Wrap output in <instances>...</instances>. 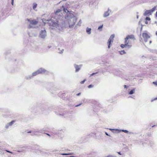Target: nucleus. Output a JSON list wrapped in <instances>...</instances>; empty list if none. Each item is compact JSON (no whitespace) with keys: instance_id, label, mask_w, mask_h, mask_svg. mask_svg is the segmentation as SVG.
I'll return each mask as SVG.
<instances>
[{"instance_id":"obj_23","label":"nucleus","mask_w":157,"mask_h":157,"mask_svg":"<svg viewBox=\"0 0 157 157\" xmlns=\"http://www.w3.org/2000/svg\"><path fill=\"white\" fill-rule=\"evenodd\" d=\"M103 25H101V26H100L98 28V29L99 30H100L101 31L102 30H101V29L102 28V27H103Z\"/></svg>"},{"instance_id":"obj_46","label":"nucleus","mask_w":157,"mask_h":157,"mask_svg":"<svg viewBox=\"0 0 157 157\" xmlns=\"http://www.w3.org/2000/svg\"><path fill=\"white\" fill-rule=\"evenodd\" d=\"M28 132V133H31V132L29 131V132Z\"/></svg>"},{"instance_id":"obj_50","label":"nucleus","mask_w":157,"mask_h":157,"mask_svg":"<svg viewBox=\"0 0 157 157\" xmlns=\"http://www.w3.org/2000/svg\"><path fill=\"white\" fill-rule=\"evenodd\" d=\"M47 135L49 136V135L48 134H47Z\"/></svg>"},{"instance_id":"obj_27","label":"nucleus","mask_w":157,"mask_h":157,"mask_svg":"<svg viewBox=\"0 0 157 157\" xmlns=\"http://www.w3.org/2000/svg\"><path fill=\"white\" fill-rule=\"evenodd\" d=\"M145 19L146 21H149L150 20V18L148 17H146Z\"/></svg>"},{"instance_id":"obj_4","label":"nucleus","mask_w":157,"mask_h":157,"mask_svg":"<svg viewBox=\"0 0 157 157\" xmlns=\"http://www.w3.org/2000/svg\"><path fill=\"white\" fill-rule=\"evenodd\" d=\"M47 36V33L45 29L41 30L40 32L39 37L41 38L44 39Z\"/></svg>"},{"instance_id":"obj_21","label":"nucleus","mask_w":157,"mask_h":157,"mask_svg":"<svg viewBox=\"0 0 157 157\" xmlns=\"http://www.w3.org/2000/svg\"><path fill=\"white\" fill-rule=\"evenodd\" d=\"M121 47L122 48H124V47H127V46H126L125 45V44H121Z\"/></svg>"},{"instance_id":"obj_40","label":"nucleus","mask_w":157,"mask_h":157,"mask_svg":"<svg viewBox=\"0 0 157 157\" xmlns=\"http://www.w3.org/2000/svg\"><path fill=\"white\" fill-rule=\"evenodd\" d=\"M117 153H118L119 154V155H121V152H118Z\"/></svg>"},{"instance_id":"obj_24","label":"nucleus","mask_w":157,"mask_h":157,"mask_svg":"<svg viewBox=\"0 0 157 157\" xmlns=\"http://www.w3.org/2000/svg\"><path fill=\"white\" fill-rule=\"evenodd\" d=\"M121 131L123 132H125L126 133H127L128 132L127 130H122Z\"/></svg>"},{"instance_id":"obj_39","label":"nucleus","mask_w":157,"mask_h":157,"mask_svg":"<svg viewBox=\"0 0 157 157\" xmlns=\"http://www.w3.org/2000/svg\"><path fill=\"white\" fill-rule=\"evenodd\" d=\"M80 94H81V93H78V94H77V95H78V96H79V95H80Z\"/></svg>"},{"instance_id":"obj_42","label":"nucleus","mask_w":157,"mask_h":157,"mask_svg":"<svg viewBox=\"0 0 157 157\" xmlns=\"http://www.w3.org/2000/svg\"><path fill=\"white\" fill-rule=\"evenodd\" d=\"M81 105V104H79V105H76V106H76V107H78V106H79L80 105Z\"/></svg>"},{"instance_id":"obj_45","label":"nucleus","mask_w":157,"mask_h":157,"mask_svg":"<svg viewBox=\"0 0 157 157\" xmlns=\"http://www.w3.org/2000/svg\"><path fill=\"white\" fill-rule=\"evenodd\" d=\"M137 18H138V15H137Z\"/></svg>"},{"instance_id":"obj_30","label":"nucleus","mask_w":157,"mask_h":157,"mask_svg":"<svg viewBox=\"0 0 157 157\" xmlns=\"http://www.w3.org/2000/svg\"><path fill=\"white\" fill-rule=\"evenodd\" d=\"M93 87V85H90L88 86V87L89 88H91Z\"/></svg>"},{"instance_id":"obj_43","label":"nucleus","mask_w":157,"mask_h":157,"mask_svg":"<svg viewBox=\"0 0 157 157\" xmlns=\"http://www.w3.org/2000/svg\"><path fill=\"white\" fill-rule=\"evenodd\" d=\"M109 130H110L111 131H112L113 130H114V129H111V128H110Z\"/></svg>"},{"instance_id":"obj_29","label":"nucleus","mask_w":157,"mask_h":157,"mask_svg":"<svg viewBox=\"0 0 157 157\" xmlns=\"http://www.w3.org/2000/svg\"><path fill=\"white\" fill-rule=\"evenodd\" d=\"M86 81V79H84L82 81H81L80 82V83L82 84H83L84 83V82H85Z\"/></svg>"},{"instance_id":"obj_2","label":"nucleus","mask_w":157,"mask_h":157,"mask_svg":"<svg viewBox=\"0 0 157 157\" xmlns=\"http://www.w3.org/2000/svg\"><path fill=\"white\" fill-rule=\"evenodd\" d=\"M48 23L50 26H52L55 28H57L59 26V24L58 23V21H54L52 19L49 20H48Z\"/></svg>"},{"instance_id":"obj_10","label":"nucleus","mask_w":157,"mask_h":157,"mask_svg":"<svg viewBox=\"0 0 157 157\" xmlns=\"http://www.w3.org/2000/svg\"><path fill=\"white\" fill-rule=\"evenodd\" d=\"M152 13L151 12V10H147L144 13V16H147L148 15H151Z\"/></svg>"},{"instance_id":"obj_49","label":"nucleus","mask_w":157,"mask_h":157,"mask_svg":"<svg viewBox=\"0 0 157 157\" xmlns=\"http://www.w3.org/2000/svg\"><path fill=\"white\" fill-rule=\"evenodd\" d=\"M156 99H157V98H155V100H156Z\"/></svg>"},{"instance_id":"obj_8","label":"nucleus","mask_w":157,"mask_h":157,"mask_svg":"<svg viewBox=\"0 0 157 157\" xmlns=\"http://www.w3.org/2000/svg\"><path fill=\"white\" fill-rule=\"evenodd\" d=\"M82 66V65L78 66V65H76V64H75L74 67H75V68L76 69L75 72H77L78 71H79L80 70V68H81Z\"/></svg>"},{"instance_id":"obj_26","label":"nucleus","mask_w":157,"mask_h":157,"mask_svg":"<svg viewBox=\"0 0 157 157\" xmlns=\"http://www.w3.org/2000/svg\"><path fill=\"white\" fill-rule=\"evenodd\" d=\"M81 23V20H80L79 22H78V23L77 24V25H78V26H80Z\"/></svg>"},{"instance_id":"obj_41","label":"nucleus","mask_w":157,"mask_h":157,"mask_svg":"<svg viewBox=\"0 0 157 157\" xmlns=\"http://www.w3.org/2000/svg\"><path fill=\"white\" fill-rule=\"evenodd\" d=\"M105 134L106 135L109 136L108 134L106 132H105Z\"/></svg>"},{"instance_id":"obj_13","label":"nucleus","mask_w":157,"mask_h":157,"mask_svg":"<svg viewBox=\"0 0 157 157\" xmlns=\"http://www.w3.org/2000/svg\"><path fill=\"white\" fill-rule=\"evenodd\" d=\"M109 11L110 10L109 9H108V10L104 13L103 15V17H107L109 16Z\"/></svg>"},{"instance_id":"obj_7","label":"nucleus","mask_w":157,"mask_h":157,"mask_svg":"<svg viewBox=\"0 0 157 157\" xmlns=\"http://www.w3.org/2000/svg\"><path fill=\"white\" fill-rule=\"evenodd\" d=\"M15 122L14 121H12L11 122L7 123L5 126V128H8L9 126H11Z\"/></svg>"},{"instance_id":"obj_14","label":"nucleus","mask_w":157,"mask_h":157,"mask_svg":"<svg viewBox=\"0 0 157 157\" xmlns=\"http://www.w3.org/2000/svg\"><path fill=\"white\" fill-rule=\"evenodd\" d=\"M91 29L89 28L88 27L86 29V32L88 34H90L91 33Z\"/></svg>"},{"instance_id":"obj_51","label":"nucleus","mask_w":157,"mask_h":157,"mask_svg":"<svg viewBox=\"0 0 157 157\" xmlns=\"http://www.w3.org/2000/svg\"><path fill=\"white\" fill-rule=\"evenodd\" d=\"M11 1H14V0H11Z\"/></svg>"},{"instance_id":"obj_47","label":"nucleus","mask_w":157,"mask_h":157,"mask_svg":"<svg viewBox=\"0 0 157 157\" xmlns=\"http://www.w3.org/2000/svg\"><path fill=\"white\" fill-rule=\"evenodd\" d=\"M151 43V41H150V43Z\"/></svg>"},{"instance_id":"obj_20","label":"nucleus","mask_w":157,"mask_h":157,"mask_svg":"<svg viewBox=\"0 0 157 157\" xmlns=\"http://www.w3.org/2000/svg\"><path fill=\"white\" fill-rule=\"evenodd\" d=\"M31 77L32 76H31V75L27 76L26 77V78L27 79H30L31 78Z\"/></svg>"},{"instance_id":"obj_36","label":"nucleus","mask_w":157,"mask_h":157,"mask_svg":"<svg viewBox=\"0 0 157 157\" xmlns=\"http://www.w3.org/2000/svg\"><path fill=\"white\" fill-rule=\"evenodd\" d=\"M63 49L62 50V51H61V52H59V53H63Z\"/></svg>"},{"instance_id":"obj_25","label":"nucleus","mask_w":157,"mask_h":157,"mask_svg":"<svg viewBox=\"0 0 157 157\" xmlns=\"http://www.w3.org/2000/svg\"><path fill=\"white\" fill-rule=\"evenodd\" d=\"M69 2V3L68 4V5H72V4H73L74 3V1H71V2Z\"/></svg>"},{"instance_id":"obj_34","label":"nucleus","mask_w":157,"mask_h":157,"mask_svg":"<svg viewBox=\"0 0 157 157\" xmlns=\"http://www.w3.org/2000/svg\"><path fill=\"white\" fill-rule=\"evenodd\" d=\"M13 2H14V1H11V4L12 5H13Z\"/></svg>"},{"instance_id":"obj_38","label":"nucleus","mask_w":157,"mask_h":157,"mask_svg":"<svg viewBox=\"0 0 157 157\" xmlns=\"http://www.w3.org/2000/svg\"><path fill=\"white\" fill-rule=\"evenodd\" d=\"M145 23L146 24H147V23H148V22H147V21H146H146H145Z\"/></svg>"},{"instance_id":"obj_16","label":"nucleus","mask_w":157,"mask_h":157,"mask_svg":"<svg viewBox=\"0 0 157 157\" xmlns=\"http://www.w3.org/2000/svg\"><path fill=\"white\" fill-rule=\"evenodd\" d=\"M135 92V90L134 89H133V90H131L130 91V92H129V94H134Z\"/></svg>"},{"instance_id":"obj_6","label":"nucleus","mask_w":157,"mask_h":157,"mask_svg":"<svg viewBox=\"0 0 157 157\" xmlns=\"http://www.w3.org/2000/svg\"><path fill=\"white\" fill-rule=\"evenodd\" d=\"M142 36L144 39V41L145 42H147V39L150 38V36L146 33H143L142 34Z\"/></svg>"},{"instance_id":"obj_3","label":"nucleus","mask_w":157,"mask_h":157,"mask_svg":"<svg viewBox=\"0 0 157 157\" xmlns=\"http://www.w3.org/2000/svg\"><path fill=\"white\" fill-rule=\"evenodd\" d=\"M46 72H47V71L43 68H40L37 71L33 72L32 74V76H35L38 74L45 73Z\"/></svg>"},{"instance_id":"obj_18","label":"nucleus","mask_w":157,"mask_h":157,"mask_svg":"<svg viewBox=\"0 0 157 157\" xmlns=\"http://www.w3.org/2000/svg\"><path fill=\"white\" fill-rule=\"evenodd\" d=\"M156 7H154L152 9L150 10H151V13H152L154 11L156 10Z\"/></svg>"},{"instance_id":"obj_32","label":"nucleus","mask_w":157,"mask_h":157,"mask_svg":"<svg viewBox=\"0 0 157 157\" xmlns=\"http://www.w3.org/2000/svg\"><path fill=\"white\" fill-rule=\"evenodd\" d=\"M70 154H66V153H63V154H61V155H70Z\"/></svg>"},{"instance_id":"obj_37","label":"nucleus","mask_w":157,"mask_h":157,"mask_svg":"<svg viewBox=\"0 0 157 157\" xmlns=\"http://www.w3.org/2000/svg\"><path fill=\"white\" fill-rule=\"evenodd\" d=\"M124 88H127V86L126 85H124Z\"/></svg>"},{"instance_id":"obj_1","label":"nucleus","mask_w":157,"mask_h":157,"mask_svg":"<svg viewBox=\"0 0 157 157\" xmlns=\"http://www.w3.org/2000/svg\"><path fill=\"white\" fill-rule=\"evenodd\" d=\"M77 20V18L73 14H70L66 17L63 26L66 27L68 26L70 28H72L75 24Z\"/></svg>"},{"instance_id":"obj_17","label":"nucleus","mask_w":157,"mask_h":157,"mask_svg":"<svg viewBox=\"0 0 157 157\" xmlns=\"http://www.w3.org/2000/svg\"><path fill=\"white\" fill-rule=\"evenodd\" d=\"M37 5L36 3H34L33 4V9L35 10L37 7Z\"/></svg>"},{"instance_id":"obj_12","label":"nucleus","mask_w":157,"mask_h":157,"mask_svg":"<svg viewBox=\"0 0 157 157\" xmlns=\"http://www.w3.org/2000/svg\"><path fill=\"white\" fill-rule=\"evenodd\" d=\"M128 39H126V37L124 39V44L126 46H127L129 48H130L131 46V45L128 44Z\"/></svg>"},{"instance_id":"obj_11","label":"nucleus","mask_w":157,"mask_h":157,"mask_svg":"<svg viewBox=\"0 0 157 157\" xmlns=\"http://www.w3.org/2000/svg\"><path fill=\"white\" fill-rule=\"evenodd\" d=\"M28 21L32 25H36L37 24L38 22L35 20H30L29 19H27Z\"/></svg>"},{"instance_id":"obj_22","label":"nucleus","mask_w":157,"mask_h":157,"mask_svg":"<svg viewBox=\"0 0 157 157\" xmlns=\"http://www.w3.org/2000/svg\"><path fill=\"white\" fill-rule=\"evenodd\" d=\"M63 11L65 13H67V12H69V11L67 10L65 8H63Z\"/></svg>"},{"instance_id":"obj_33","label":"nucleus","mask_w":157,"mask_h":157,"mask_svg":"<svg viewBox=\"0 0 157 157\" xmlns=\"http://www.w3.org/2000/svg\"><path fill=\"white\" fill-rule=\"evenodd\" d=\"M5 151L7 152H9V153H11V154H12L13 153L11 151H10L8 150H5Z\"/></svg>"},{"instance_id":"obj_44","label":"nucleus","mask_w":157,"mask_h":157,"mask_svg":"<svg viewBox=\"0 0 157 157\" xmlns=\"http://www.w3.org/2000/svg\"><path fill=\"white\" fill-rule=\"evenodd\" d=\"M156 16L157 17V11H156Z\"/></svg>"},{"instance_id":"obj_31","label":"nucleus","mask_w":157,"mask_h":157,"mask_svg":"<svg viewBox=\"0 0 157 157\" xmlns=\"http://www.w3.org/2000/svg\"><path fill=\"white\" fill-rule=\"evenodd\" d=\"M153 83L154 84L157 86V82H153Z\"/></svg>"},{"instance_id":"obj_9","label":"nucleus","mask_w":157,"mask_h":157,"mask_svg":"<svg viewBox=\"0 0 157 157\" xmlns=\"http://www.w3.org/2000/svg\"><path fill=\"white\" fill-rule=\"evenodd\" d=\"M126 39H131L134 40L135 38L133 35H128L126 36Z\"/></svg>"},{"instance_id":"obj_48","label":"nucleus","mask_w":157,"mask_h":157,"mask_svg":"<svg viewBox=\"0 0 157 157\" xmlns=\"http://www.w3.org/2000/svg\"><path fill=\"white\" fill-rule=\"evenodd\" d=\"M156 35H157V31L156 32Z\"/></svg>"},{"instance_id":"obj_19","label":"nucleus","mask_w":157,"mask_h":157,"mask_svg":"<svg viewBox=\"0 0 157 157\" xmlns=\"http://www.w3.org/2000/svg\"><path fill=\"white\" fill-rule=\"evenodd\" d=\"M120 53L122 55L126 53V52L124 50H123L121 51L120 52Z\"/></svg>"},{"instance_id":"obj_28","label":"nucleus","mask_w":157,"mask_h":157,"mask_svg":"<svg viewBox=\"0 0 157 157\" xmlns=\"http://www.w3.org/2000/svg\"><path fill=\"white\" fill-rule=\"evenodd\" d=\"M58 150H53L52 152H54V153H56L57 152H58Z\"/></svg>"},{"instance_id":"obj_35","label":"nucleus","mask_w":157,"mask_h":157,"mask_svg":"<svg viewBox=\"0 0 157 157\" xmlns=\"http://www.w3.org/2000/svg\"><path fill=\"white\" fill-rule=\"evenodd\" d=\"M95 74H96L95 73H92V74L90 75V76H91L94 75Z\"/></svg>"},{"instance_id":"obj_15","label":"nucleus","mask_w":157,"mask_h":157,"mask_svg":"<svg viewBox=\"0 0 157 157\" xmlns=\"http://www.w3.org/2000/svg\"><path fill=\"white\" fill-rule=\"evenodd\" d=\"M61 11V10L60 9H58L55 12V14L56 15H58V13H60Z\"/></svg>"},{"instance_id":"obj_5","label":"nucleus","mask_w":157,"mask_h":157,"mask_svg":"<svg viewBox=\"0 0 157 157\" xmlns=\"http://www.w3.org/2000/svg\"><path fill=\"white\" fill-rule=\"evenodd\" d=\"M114 37V34L112 35L111 36L110 38L108 40L107 43L108 44V48H109L110 47L111 43V42H113Z\"/></svg>"}]
</instances>
